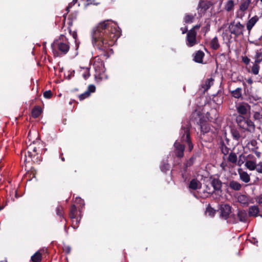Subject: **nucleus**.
I'll list each match as a JSON object with an SVG mask.
<instances>
[{"instance_id":"f257e3e1","label":"nucleus","mask_w":262,"mask_h":262,"mask_svg":"<svg viewBox=\"0 0 262 262\" xmlns=\"http://www.w3.org/2000/svg\"><path fill=\"white\" fill-rule=\"evenodd\" d=\"M120 35L121 30L119 27L108 19L100 22L93 28L92 31V43L100 52V55L94 58L93 66L98 74L105 71L104 62L99 56L107 58L110 47L115 44Z\"/></svg>"},{"instance_id":"f03ea898","label":"nucleus","mask_w":262,"mask_h":262,"mask_svg":"<svg viewBox=\"0 0 262 262\" xmlns=\"http://www.w3.org/2000/svg\"><path fill=\"white\" fill-rule=\"evenodd\" d=\"M180 141L176 140L173 144V154L178 158L181 159L184 156L185 145L184 143L187 144L189 151H191L193 148L191 141L190 130L188 127H182L180 133Z\"/></svg>"},{"instance_id":"7ed1b4c3","label":"nucleus","mask_w":262,"mask_h":262,"mask_svg":"<svg viewBox=\"0 0 262 262\" xmlns=\"http://www.w3.org/2000/svg\"><path fill=\"white\" fill-rule=\"evenodd\" d=\"M43 144L39 141H33L27 147V154H25L26 161L30 159L34 163L39 164L42 161L41 154Z\"/></svg>"},{"instance_id":"20e7f679","label":"nucleus","mask_w":262,"mask_h":262,"mask_svg":"<svg viewBox=\"0 0 262 262\" xmlns=\"http://www.w3.org/2000/svg\"><path fill=\"white\" fill-rule=\"evenodd\" d=\"M63 35L58 39L54 41L51 45V48L55 57H61L66 55L69 52L70 49L69 42L67 40H62Z\"/></svg>"},{"instance_id":"39448f33","label":"nucleus","mask_w":262,"mask_h":262,"mask_svg":"<svg viewBox=\"0 0 262 262\" xmlns=\"http://www.w3.org/2000/svg\"><path fill=\"white\" fill-rule=\"evenodd\" d=\"M235 121L239 128L250 133H253L255 131V125L249 117L237 115Z\"/></svg>"},{"instance_id":"423d86ee","label":"nucleus","mask_w":262,"mask_h":262,"mask_svg":"<svg viewBox=\"0 0 262 262\" xmlns=\"http://www.w3.org/2000/svg\"><path fill=\"white\" fill-rule=\"evenodd\" d=\"M81 211L80 209H79V210L78 211L75 205L73 204L71 206L69 211V217L72 220L74 219L76 220L75 224L73 223L72 225V227L74 229H77L78 226V224L81 219Z\"/></svg>"},{"instance_id":"0eeeda50","label":"nucleus","mask_w":262,"mask_h":262,"mask_svg":"<svg viewBox=\"0 0 262 262\" xmlns=\"http://www.w3.org/2000/svg\"><path fill=\"white\" fill-rule=\"evenodd\" d=\"M244 28V25L241 24L240 22L237 23H235V22L230 23L228 27L230 32L234 35L235 37L243 35Z\"/></svg>"},{"instance_id":"6e6552de","label":"nucleus","mask_w":262,"mask_h":262,"mask_svg":"<svg viewBox=\"0 0 262 262\" xmlns=\"http://www.w3.org/2000/svg\"><path fill=\"white\" fill-rule=\"evenodd\" d=\"M196 32L193 29H190L187 33L186 37L187 45L189 47H192L197 44L196 41Z\"/></svg>"},{"instance_id":"1a4fd4ad","label":"nucleus","mask_w":262,"mask_h":262,"mask_svg":"<svg viewBox=\"0 0 262 262\" xmlns=\"http://www.w3.org/2000/svg\"><path fill=\"white\" fill-rule=\"evenodd\" d=\"M211 180V185L213 188V190L212 191V193L213 192H222V181L219 179L216 178H210Z\"/></svg>"},{"instance_id":"9d476101","label":"nucleus","mask_w":262,"mask_h":262,"mask_svg":"<svg viewBox=\"0 0 262 262\" xmlns=\"http://www.w3.org/2000/svg\"><path fill=\"white\" fill-rule=\"evenodd\" d=\"M253 3L251 0H242L239 5V9L237 11L238 13H240L241 17H242L245 14V11L248 10L250 7L251 4Z\"/></svg>"},{"instance_id":"9b49d317","label":"nucleus","mask_w":262,"mask_h":262,"mask_svg":"<svg viewBox=\"0 0 262 262\" xmlns=\"http://www.w3.org/2000/svg\"><path fill=\"white\" fill-rule=\"evenodd\" d=\"M197 124L200 126L201 133L203 135L209 133L211 130L210 124L205 121L203 118L199 119Z\"/></svg>"},{"instance_id":"f8f14e48","label":"nucleus","mask_w":262,"mask_h":262,"mask_svg":"<svg viewBox=\"0 0 262 262\" xmlns=\"http://www.w3.org/2000/svg\"><path fill=\"white\" fill-rule=\"evenodd\" d=\"M231 212V207L228 204H224L220 207V213L222 218L227 220Z\"/></svg>"},{"instance_id":"ddd939ff","label":"nucleus","mask_w":262,"mask_h":262,"mask_svg":"<svg viewBox=\"0 0 262 262\" xmlns=\"http://www.w3.org/2000/svg\"><path fill=\"white\" fill-rule=\"evenodd\" d=\"M236 111L238 115L246 116L248 111L250 110V106L246 103H239L236 106Z\"/></svg>"},{"instance_id":"4468645a","label":"nucleus","mask_w":262,"mask_h":262,"mask_svg":"<svg viewBox=\"0 0 262 262\" xmlns=\"http://www.w3.org/2000/svg\"><path fill=\"white\" fill-rule=\"evenodd\" d=\"M212 3L210 2L200 1L199 4V13L204 14L206 11L212 6Z\"/></svg>"},{"instance_id":"2eb2a0df","label":"nucleus","mask_w":262,"mask_h":262,"mask_svg":"<svg viewBox=\"0 0 262 262\" xmlns=\"http://www.w3.org/2000/svg\"><path fill=\"white\" fill-rule=\"evenodd\" d=\"M237 199L238 202L242 204L243 207H247L250 203H253L251 202V198L245 194L239 195Z\"/></svg>"},{"instance_id":"dca6fc26","label":"nucleus","mask_w":262,"mask_h":262,"mask_svg":"<svg viewBox=\"0 0 262 262\" xmlns=\"http://www.w3.org/2000/svg\"><path fill=\"white\" fill-rule=\"evenodd\" d=\"M202 187V183L197 179H192L188 185V188L190 189L195 190L197 189H200Z\"/></svg>"},{"instance_id":"f3484780","label":"nucleus","mask_w":262,"mask_h":262,"mask_svg":"<svg viewBox=\"0 0 262 262\" xmlns=\"http://www.w3.org/2000/svg\"><path fill=\"white\" fill-rule=\"evenodd\" d=\"M237 216L239 222L246 223L248 220V214L245 210H238Z\"/></svg>"},{"instance_id":"a211bd4d","label":"nucleus","mask_w":262,"mask_h":262,"mask_svg":"<svg viewBox=\"0 0 262 262\" xmlns=\"http://www.w3.org/2000/svg\"><path fill=\"white\" fill-rule=\"evenodd\" d=\"M238 173L239 174L240 180L243 182L247 183L250 181V176L246 171H243L242 169H238Z\"/></svg>"},{"instance_id":"6ab92c4d","label":"nucleus","mask_w":262,"mask_h":262,"mask_svg":"<svg viewBox=\"0 0 262 262\" xmlns=\"http://www.w3.org/2000/svg\"><path fill=\"white\" fill-rule=\"evenodd\" d=\"M259 19V17L257 15H255L250 19H249L247 23L246 27L248 30L249 33H250L252 28L255 24L257 22Z\"/></svg>"},{"instance_id":"aec40b11","label":"nucleus","mask_w":262,"mask_h":262,"mask_svg":"<svg viewBox=\"0 0 262 262\" xmlns=\"http://www.w3.org/2000/svg\"><path fill=\"white\" fill-rule=\"evenodd\" d=\"M188 167L184 165L181 170L182 178L184 182L189 181L191 176L190 172L188 171Z\"/></svg>"},{"instance_id":"412c9836","label":"nucleus","mask_w":262,"mask_h":262,"mask_svg":"<svg viewBox=\"0 0 262 262\" xmlns=\"http://www.w3.org/2000/svg\"><path fill=\"white\" fill-rule=\"evenodd\" d=\"M219 147L224 155L223 158L224 159L225 156L229 154L230 148L224 144V141L222 140L220 141Z\"/></svg>"},{"instance_id":"4be33fe9","label":"nucleus","mask_w":262,"mask_h":262,"mask_svg":"<svg viewBox=\"0 0 262 262\" xmlns=\"http://www.w3.org/2000/svg\"><path fill=\"white\" fill-rule=\"evenodd\" d=\"M204 56L205 53L202 51L199 50L195 53L193 60L195 62L203 63Z\"/></svg>"},{"instance_id":"5701e85b","label":"nucleus","mask_w":262,"mask_h":262,"mask_svg":"<svg viewBox=\"0 0 262 262\" xmlns=\"http://www.w3.org/2000/svg\"><path fill=\"white\" fill-rule=\"evenodd\" d=\"M253 119L259 125H262V108L257 111L253 112Z\"/></svg>"},{"instance_id":"b1692460","label":"nucleus","mask_w":262,"mask_h":262,"mask_svg":"<svg viewBox=\"0 0 262 262\" xmlns=\"http://www.w3.org/2000/svg\"><path fill=\"white\" fill-rule=\"evenodd\" d=\"M228 187L233 190L239 191L242 189V185L237 181L231 180L229 182Z\"/></svg>"},{"instance_id":"393cba45","label":"nucleus","mask_w":262,"mask_h":262,"mask_svg":"<svg viewBox=\"0 0 262 262\" xmlns=\"http://www.w3.org/2000/svg\"><path fill=\"white\" fill-rule=\"evenodd\" d=\"M259 212V209L257 206H252L249 207L248 215L250 217H257Z\"/></svg>"},{"instance_id":"a878e982","label":"nucleus","mask_w":262,"mask_h":262,"mask_svg":"<svg viewBox=\"0 0 262 262\" xmlns=\"http://www.w3.org/2000/svg\"><path fill=\"white\" fill-rule=\"evenodd\" d=\"M214 79L212 77L207 79L202 84V88L204 89V92L207 91L211 85L213 84Z\"/></svg>"},{"instance_id":"bb28decb","label":"nucleus","mask_w":262,"mask_h":262,"mask_svg":"<svg viewBox=\"0 0 262 262\" xmlns=\"http://www.w3.org/2000/svg\"><path fill=\"white\" fill-rule=\"evenodd\" d=\"M32 116L34 118H38L42 113V109L40 106L37 105L34 107L32 110Z\"/></svg>"},{"instance_id":"cd10ccee","label":"nucleus","mask_w":262,"mask_h":262,"mask_svg":"<svg viewBox=\"0 0 262 262\" xmlns=\"http://www.w3.org/2000/svg\"><path fill=\"white\" fill-rule=\"evenodd\" d=\"M231 134L233 139L237 142H239L241 139V135L239 132L236 128H232Z\"/></svg>"},{"instance_id":"c85d7f7f","label":"nucleus","mask_w":262,"mask_h":262,"mask_svg":"<svg viewBox=\"0 0 262 262\" xmlns=\"http://www.w3.org/2000/svg\"><path fill=\"white\" fill-rule=\"evenodd\" d=\"M56 214L60 219V222H61L63 219L66 221V219L63 216V208L62 206L59 205L56 207Z\"/></svg>"},{"instance_id":"c756f323","label":"nucleus","mask_w":262,"mask_h":262,"mask_svg":"<svg viewBox=\"0 0 262 262\" xmlns=\"http://www.w3.org/2000/svg\"><path fill=\"white\" fill-rule=\"evenodd\" d=\"M78 12L75 11L72 13H71L68 17V25L69 26H72L73 24V21L76 20L77 18Z\"/></svg>"},{"instance_id":"7c9ffc66","label":"nucleus","mask_w":262,"mask_h":262,"mask_svg":"<svg viewBox=\"0 0 262 262\" xmlns=\"http://www.w3.org/2000/svg\"><path fill=\"white\" fill-rule=\"evenodd\" d=\"M237 161V157L235 152H231L229 153L227 158V161L232 164H235Z\"/></svg>"},{"instance_id":"2f4dec72","label":"nucleus","mask_w":262,"mask_h":262,"mask_svg":"<svg viewBox=\"0 0 262 262\" xmlns=\"http://www.w3.org/2000/svg\"><path fill=\"white\" fill-rule=\"evenodd\" d=\"M42 259L41 253L39 251L35 252L32 256L31 260L33 262H41Z\"/></svg>"},{"instance_id":"473e14b6","label":"nucleus","mask_w":262,"mask_h":262,"mask_svg":"<svg viewBox=\"0 0 262 262\" xmlns=\"http://www.w3.org/2000/svg\"><path fill=\"white\" fill-rule=\"evenodd\" d=\"M242 88H237L235 90L231 91V94L232 97L238 99L242 97Z\"/></svg>"},{"instance_id":"72a5a7b5","label":"nucleus","mask_w":262,"mask_h":262,"mask_svg":"<svg viewBox=\"0 0 262 262\" xmlns=\"http://www.w3.org/2000/svg\"><path fill=\"white\" fill-rule=\"evenodd\" d=\"M196 157L197 156L196 155H193L188 160H187L184 163V165L188 167L191 166L194 163Z\"/></svg>"},{"instance_id":"f704fd0d","label":"nucleus","mask_w":262,"mask_h":262,"mask_svg":"<svg viewBox=\"0 0 262 262\" xmlns=\"http://www.w3.org/2000/svg\"><path fill=\"white\" fill-rule=\"evenodd\" d=\"M210 45L211 48L215 50H217L220 47L218 38L215 36L211 41Z\"/></svg>"},{"instance_id":"c9c22d12","label":"nucleus","mask_w":262,"mask_h":262,"mask_svg":"<svg viewBox=\"0 0 262 262\" xmlns=\"http://www.w3.org/2000/svg\"><path fill=\"white\" fill-rule=\"evenodd\" d=\"M234 3L233 0H229L228 1L226 4L225 6V9L228 11L230 12L234 8Z\"/></svg>"},{"instance_id":"e433bc0d","label":"nucleus","mask_w":262,"mask_h":262,"mask_svg":"<svg viewBox=\"0 0 262 262\" xmlns=\"http://www.w3.org/2000/svg\"><path fill=\"white\" fill-rule=\"evenodd\" d=\"M160 169L162 171L166 172L169 170L170 165L167 162L163 161L160 165Z\"/></svg>"},{"instance_id":"4c0bfd02","label":"nucleus","mask_w":262,"mask_h":262,"mask_svg":"<svg viewBox=\"0 0 262 262\" xmlns=\"http://www.w3.org/2000/svg\"><path fill=\"white\" fill-rule=\"evenodd\" d=\"M245 166L250 170H253L256 168L255 163L252 161H247L245 163Z\"/></svg>"},{"instance_id":"58836bf2","label":"nucleus","mask_w":262,"mask_h":262,"mask_svg":"<svg viewBox=\"0 0 262 262\" xmlns=\"http://www.w3.org/2000/svg\"><path fill=\"white\" fill-rule=\"evenodd\" d=\"M194 16L192 14H186L184 18V20L186 24H190L193 22Z\"/></svg>"},{"instance_id":"ea45409f","label":"nucleus","mask_w":262,"mask_h":262,"mask_svg":"<svg viewBox=\"0 0 262 262\" xmlns=\"http://www.w3.org/2000/svg\"><path fill=\"white\" fill-rule=\"evenodd\" d=\"M258 64H259L254 62V63L251 68V72L254 75H257L258 74L260 68Z\"/></svg>"},{"instance_id":"a19ab883","label":"nucleus","mask_w":262,"mask_h":262,"mask_svg":"<svg viewBox=\"0 0 262 262\" xmlns=\"http://www.w3.org/2000/svg\"><path fill=\"white\" fill-rule=\"evenodd\" d=\"M90 68H83V72L82 75L85 80H86L90 76Z\"/></svg>"},{"instance_id":"79ce46f5","label":"nucleus","mask_w":262,"mask_h":262,"mask_svg":"<svg viewBox=\"0 0 262 262\" xmlns=\"http://www.w3.org/2000/svg\"><path fill=\"white\" fill-rule=\"evenodd\" d=\"M206 212L210 216L213 217L215 213V210L212 208L210 205H208V207L206 208Z\"/></svg>"},{"instance_id":"37998d69","label":"nucleus","mask_w":262,"mask_h":262,"mask_svg":"<svg viewBox=\"0 0 262 262\" xmlns=\"http://www.w3.org/2000/svg\"><path fill=\"white\" fill-rule=\"evenodd\" d=\"M255 62L259 64L262 61V52H259L258 51L256 52Z\"/></svg>"},{"instance_id":"c03bdc74","label":"nucleus","mask_w":262,"mask_h":262,"mask_svg":"<svg viewBox=\"0 0 262 262\" xmlns=\"http://www.w3.org/2000/svg\"><path fill=\"white\" fill-rule=\"evenodd\" d=\"M90 96V94L88 92H87L86 91L84 93L80 94L79 96V99L80 101H82V100H84V99L89 97Z\"/></svg>"},{"instance_id":"a18cd8bd","label":"nucleus","mask_w":262,"mask_h":262,"mask_svg":"<svg viewBox=\"0 0 262 262\" xmlns=\"http://www.w3.org/2000/svg\"><path fill=\"white\" fill-rule=\"evenodd\" d=\"M43 97L47 99H50L52 97L53 94L51 90L45 91L43 94Z\"/></svg>"},{"instance_id":"49530a36","label":"nucleus","mask_w":262,"mask_h":262,"mask_svg":"<svg viewBox=\"0 0 262 262\" xmlns=\"http://www.w3.org/2000/svg\"><path fill=\"white\" fill-rule=\"evenodd\" d=\"M96 91V87L94 84H90L88 86L87 92H89L90 94H91V93H94Z\"/></svg>"},{"instance_id":"de8ad7c7","label":"nucleus","mask_w":262,"mask_h":262,"mask_svg":"<svg viewBox=\"0 0 262 262\" xmlns=\"http://www.w3.org/2000/svg\"><path fill=\"white\" fill-rule=\"evenodd\" d=\"M63 250L66 254H69L71 253V248L68 245H64L63 247Z\"/></svg>"},{"instance_id":"09e8293b","label":"nucleus","mask_w":262,"mask_h":262,"mask_svg":"<svg viewBox=\"0 0 262 262\" xmlns=\"http://www.w3.org/2000/svg\"><path fill=\"white\" fill-rule=\"evenodd\" d=\"M212 100L217 104H220L222 103V102H223L222 98H220L219 99L218 97L216 96H214L213 98H212Z\"/></svg>"},{"instance_id":"8fccbe9b","label":"nucleus","mask_w":262,"mask_h":262,"mask_svg":"<svg viewBox=\"0 0 262 262\" xmlns=\"http://www.w3.org/2000/svg\"><path fill=\"white\" fill-rule=\"evenodd\" d=\"M249 102L251 103L252 102V100L254 101H257L260 99V97H259L258 96H250L249 97Z\"/></svg>"},{"instance_id":"3c124183","label":"nucleus","mask_w":262,"mask_h":262,"mask_svg":"<svg viewBox=\"0 0 262 262\" xmlns=\"http://www.w3.org/2000/svg\"><path fill=\"white\" fill-rule=\"evenodd\" d=\"M242 61L246 64H248L250 62V59L247 56L243 57Z\"/></svg>"},{"instance_id":"603ef678","label":"nucleus","mask_w":262,"mask_h":262,"mask_svg":"<svg viewBox=\"0 0 262 262\" xmlns=\"http://www.w3.org/2000/svg\"><path fill=\"white\" fill-rule=\"evenodd\" d=\"M71 35L73 36V38H74L75 42H77V32L75 31H73Z\"/></svg>"},{"instance_id":"864d4df0","label":"nucleus","mask_w":262,"mask_h":262,"mask_svg":"<svg viewBox=\"0 0 262 262\" xmlns=\"http://www.w3.org/2000/svg\"><path fill=\"white\" fill-rule=\"evenodd\" d=\"M224 141V144L226 145H227L228 146H230V140L229 139H228V138H227L226 137H225V140Z\"/></svg>"},{"instance_id":"5fc2aeb1","label":"nucleus","mask_w":262,"mask_h":262,"mask_svg":"<svg viewBox=\"0 0 262 262\" xmlns=\"http://www.w3.org/2000/svg\"><path fill=\"white\" fill-rule=\"evenodd\" d=\"M256 202L259 204H262V195L257 196L256 199Z\"/></svg>"},{"instance_id":"6e6d98bb","label":"nucleus","mask_w":262,"mask_h":262,"mask_svg":"<svg viewBox=\"0 0 262 262\" xmlns=\"http://www.w3.org/2000/svg\"><path fill=\"white\" fill-rule=\"evenodd\" d=\"M231 217L233 219V221H232V223L236 224L238 222V221L236 220V219L235 217V214L231 215Z\"/></svg>"},{"instance_id":"4d7b16f0","label":"nucleus","mask_w":262,"mask_h":262,"mask_svg":"<svg viewBox=\"0 0 262 262\" xmlns=\"http://www.w3.org/2000/svg\"><path fill=\"white\" fill-rule=\"evenodd\" d=\"M250 144L253 147H255L257 145V142L255 140H252L250 141Z\"/></svg>"},{"instance_id":"13d9d810","label":"nucleus","mask_w":262,"mask_h":262,"mask_svg":"<svg viewBox=\"0 0 262 262\" xmlns=\"http://www.w3.org/2000/svg\"><path fill=\"white\" fill-rule=\"evenodd\" d=\"M181 30L182 31V34H185L188 31V29L187 27H182Z\"/></svg>"},{"instance_id":"bf43d9fd","label":"nucleus","mask_w":262,"mask_h":262,"mask_svg":"<svg viewBox=\"0 0 262 262\" xmlns=\"http://www.w3.org/2000/svg\"><path fill=\"white\" fill-rule=\"evenodd\" d=\"M76 201L80 203L83 204V200H82L80 198H76Z\"/></svg>"},{"instance_id":"052dcab7","label":"nucleus","mask_w":262,"mask_h":262,"mask_svg":"<svg viewBox=\"0 0 262 262\" xmlns=\"http://www.w3.org/2000/svg\"><path fill=\"white\" fill-rule=\"evenodd\" d=\"M256 170L259 173H262V165H261L259 167L256 168Z\"/></svg>"},{"instance_id":"680f3d73","label":"nucleus","mask_w":262,"mask_h":262,"mask_svg":"<svg viewBox=\"0 0 262 262\" xmlns=\"http://www.w3.org/2000/svg\"><path fill=\"white\" fill-rule=\"evenodd\" d=\"M258 2V0H254L253 3H254L253 6L251 7V9H253L255 6H256Z\"/></svg>"},{"instance_id":"e2e57ef3","label":"nucleus","mask_w":262,"mask_h":262,"mask_svg":"<svg viewBox=\"0 0 262 262\" xmlns=\"http://www.w3.org/2000/svg\"><path fill=\"white\" fill-rule=\"evenodd\" d=\"M247 82H248V83L251 84L253 83V80L249 78L247 80Z\"/></svg>"},{"instance_id":"0e129e2a","label":"nucleus","mask_w":262,"mask_h":262,"mask_svg":"<svg viewBox=\"0 0 262 262\" xmlns=\"http://www.w3.org/2000/svg\"><path fill=\"white\" fill-rule=\"evenodd\" d=\"M71 9V6H68L66 9V11H67V14L70 11V9Z\"/></svg>"},{"instance_id":"69168bd1","label":"nucleus","mask_w":262,"mask_h":262,"mask_svg":"<svg viewBox=\"0 0 262 262\" xmlns=\"http://www.w3.org/2000/svg\"><path fill=\"white\" fill-rule=\"evenodd\" d=\"M71 26H69V27H68V31H69V33H70L71 35H72L73 31H72V30H71Z\"/></svg>"},{"instance_id":"338daca9","label":"nucleus","mask_w":262,"mask_h":262,"mask_svg":"<svg viewBox=\"0 0 262 262\" xmlns=\"http://www.w3.org/2000/svg\"><path fill=\"white\" fill-rule=\"evenodd\" d=\"M64 231L65 232L68 234V228L67 227V226L66 225H65L64 226Z\"/></svg>"},{"instance_id":"774afa93","label":"nucleus","mask_w":262,"mask_h":262,"mask_svg":"<svg viewBox=\"0 0 262 262\" xmlns=\"http://www.w3.org/2000/svg\"><path fill=\"white\" fill-rule=\"evenodd\" d=\"M251 43H252L254 44L256 46H259V43H258L257 42H255V41H252V42H251Z\"/></svg>"}]
</instances>
